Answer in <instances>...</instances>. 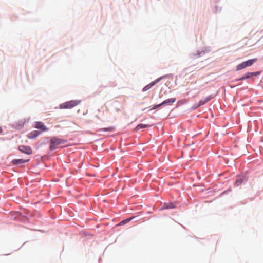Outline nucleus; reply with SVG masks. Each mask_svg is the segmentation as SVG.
<instances>
[{
  "mask_svg": "<svg viewBox=\"0 0 263 263\" xmlns=\"http://www.w3.org/2000/svg\"><path fill=\"white\" fill-rule=\"evenodd\" d=\"M66 140L59 138L56 137H53L50 140L49 148L51 151H54L58 148L59 146L61 144H64L66 142Z\"/></svg>",
  "mask_w": 263,
  "mask_h": 263,
  "instance_id": "obj_1",
  "label": "nucleus"
},
{
  "mask_svg": "<svg viewBox=\"0 0 263 263\" xmlns=\"http://www.w3.org/2000/svg\"><path fill=\"white\" fill-rule=\"evenodd\" d=\"M81 102L80 100H71L61 104L60 105V108L61 109H70L72 107L78 105Z\"/></svg>",
  "mask_w": 263,
  "mask_h": 263,
  "instance_id": "obj_2",
  "label": "nucleus"
},
{
  "mask_svg": "<svg viewBox=\"0 0 263 263\" xmlns=\"http://www.w3.org/2000/svg\"><path fill=\"white\" fill-rule=\"evenodd\" d=\"M257 59L256 58L250 59L248 61L243 62L242 63L238 64L236 67V70H240L246 67L252 66L254 62H256Z\"/></svg>",
  "mask_w": 263,
  "mask_h": 263,
  "instance_id": "obj_3",
  "label": "nucleus"
},
{
  "mask_svg": "<svg viewBox=\"0 0 263 263\" xmlns=\"http://www.w3.org/2000/svg\"><path fill=\"white\" fill-rule=\"evenodd\" d=\"M167 77V76H162L157 79H156L155 81L151 82V83H149V84L147 85L146 86H145L143 88V91H147L148 90H149L151 87H152L153 86H154L156 83H157L158 82H159L161 79L164 78H166Z\"/></svg>",
  "mask_w": 263,
  "mask_h": 263,
  "instance_id": "obj_4",
  "label": "nucleus"
},
{
  "mask_svg": "<svg viewBox=\"0 0 263 263\" xmlns=\"http://www.w3.org/2000/svg\"><path fill=\"white\" fill-rule=\"evenodd\" d=\"M18 149L21 152L28 155L31 154L32 152L31 148L29 146L21 145L18 147Z\"/></svg>",
  "mask_w": 263,
  "mask_h": 263,
  "instance_id": "obj_5",
  "label": "nucleus"
},
{
  "mask_svg": "<svg viewBox=\"0 0 263 263\" xmlns=\"http://www.w3.org/2000/svg\"><path fill=\"white\" fill-rule=\"evenodd\" d=\"M35 127L36 128L41 129L42 132H45L48 130V128H47L44 124L42 122H35Z\"/></svg>",
  "mask_w": 263,
  "mask_h": 263,
  "instance_id": "obj_6",
  "label": "nucleus"
},
{
  "mask_svg": "<svg viewBox=\"0 0 263 263\" xmlns=\"http://www.w3.org/2000/svg\"><path fill=\"white\" fill-rule=\"evenodd\" d=\"M246 180L247 179L244 176H238L236 180L235 184L236 186H238Z\"/></svg>",
  "mask_w": 263,
  "mask_h": 263,
  "instance_id": "obj_7",
  "label": "nucleus"
},
{
  "mask_svg": "<svg viewBox=\"0 0 263 263\" xmlns=\"http://www.w3.org/2000/svg\"><path fill=\"white\" fill-rule=\"evenodd\" d=\"M259 74L258 72H248L246 73L240 80H244L245 79H249L253 76H257Z\"/></svg>",
  "mask_w": 263,
  "mask_h": 263,
  "instance_id": "obj_8",
  "label": "nucleus"
},
{
  "mask_svg": "<svg viewBox=\"0 0 263 263\" xmlns=\"http://www.w3.org/2000/svg\"><path fill=\"white\" fill-rule=\"evenodd\" d=\"M29 160H24L22 159H14L12 161V163L14 165L24 163L27 162Z\"/></svg>",
  "mask_w": 263,
  "mask_h": 263,
  "instance_id": "obj_9",
  "label": "nucleus"
},
{
  "mask_svg": "<svg viewBox=\"0 0 263 263\" xmlns=\"http://www.w3.org/2000/svg\"><path fill=\"white\" fill-rule=\"evenodd\" d=\"M175 101H176L175 98H170V99H168L164 101L161 103H162V105H169V104H171L174 103L175 102Z\"/></svg>",
  "mask_w": 263,
  "mask_h": 263,
  "instance_id": "obj_10",
  "label": "nucleus"
},
{
  "mask_svg": "<svg viewBox=\"0 0 263 263\" xmlns=\"http://www.w3.org/2000/svg\"><path fill=\"white\" fill-rule=\"evenodd\" d=\"M211 98H212V97L211 96H208V97H206L205 98H204L202 100H201L199 102L198 106H199L204 105V104L207 103L208 101H209L211 99Z\"/></svg>",
  "mask_w": 263,
  "mask_h": 263,
  "instance_id": "obj_11",
  "label": "nucleus"
},
{
  "mask_svg": "<svg viewBox=\"0 0 263 263\" xmlns=\"http://www.w3.org/2000/svg\"><path fill=\"white\" fill-rule=\"evenodd\" d=\"M39 134V132L36 130L33 131L28 135V137L30 139H33L36 138Z\"/></svg>",
  "mask_w": 263,
  "mask_h": 263,
  "instance_id": "obj_12",
  "label": "nucleus"
},
{
  "mask_svg": "<svg viewBox=\"0 0 263 263\" xmlns=\"http://www.w3.org/2000/svg\"><path fill=\"white\" fill-rule=\"evenodd\" d=\"M148 125H147V124H138L136 127V130H138L141 128H146L147 127H148Z\"/></svg>",
  "mask_w": 263,
  "mask_h": 263,
  "instance_id": "obj_13",
  "label": "nucleus"
},
{
  "mask_svg": "<svg viewBox=\"0 0 263 263\" xmlns=\"http://www.w3.org/2000/svg\"><path fill=\"white\" fill-rule=\"evenodd\" d=\"M114 127H109L108 128H102L101 129H100V130H102V131H104V132H107V131H109V132H112L114 130Z\"/></svg>",
  "mask_w": 263,
  "mask_h": 263,
  "instance_id": "obj_14",
  "label": "nucleus"
},
{
  "mask_svg": "<svg viewBox=\"0 0 263 263\" xmlns=\"http://www.w3.org/2000/svg\"><path fill=\"white\" fill-rule=\"evenodd\" d=\"M161 106H162V103H160L158 105H155L151 109V110L156 109L158 108L159 107H160Z\"/></svg>",
  "mask_w": 263,
  "mask_h": 263,
  "instance_id": "obj_15",
  "label": "nucleus"
},
{
  "mask_svg": "<svg viewBox=\"0 0 263 263\" xmlns=\"http://www.w3.org/2000/svg\"><path fill=\"white\" fill-rule=\"evenodd\" d=\"M24 124V122H21V124H20V125H19L20 128L22 127L23 126Z\"/></svg>",
  "mask_w": 263,
  "mask_h": 263,
  "instance_id": "obj_16",
  "label": "nucleus"
},
{
  "mask_svg": "<svg viewBox=\"0 0 263 263\" xmlns=\"http://www.w3.org/2000/svg\"><path fill=\"white\" fill-rule=\"evenodd\" d=\"M133 218H134L133 217V218H129V219H126V220H125V221H126V222H129V221H130L132 219H133Z\"/></svg>",
  "mask_w": 263,
  "mask_h": 263,
  "instance_id": "obj_17",
  "label": "nucleus"
},
{
  "mask_svg": "<svg viewBox=\"0 0 263 263\" xmlns=\"http://www.w3.org/2000/svg\"><path fill=\"white\" fill-rule=\"evenodd\" d=\"M3 132V129L1 126H0V134H1Z\"/></svg>",
  "mask_w": 263,
  "mask_h": 263,
  "instance_id": "obj_18",
  "label": "nucleus"
},
{
  "mask_svg": "<svg viewBox=\"0 0 263 263\" xmlns=\"http://www.w3.org/2000/svg\"><path fill=\"white\" fill-rule=\"evenodd\" d=\"M174 208V206H167V208Z\"/></svg>",
  "mask_w": 263,
  "mask_h": 263,
  "instance_id": "obj_19",
  "label": "nucleus"
}]
</instances>
